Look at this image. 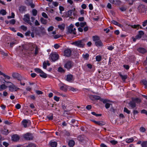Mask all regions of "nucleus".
Instances as JSON below:
<instances>
[{
  "instance_id": "39",
  "label": "nucleus",
  "mask_w": 147,
  "mask_h": 147,
  "mask_svg": "<svg viewBox=\"0 0 147 147\" xmlns=\"http://www.w3.org/2000/svg\"><path fill=\"white\" fill-rule=\"evenodd\" d=\"M34 70L35 72L38 73L40 74L41 72H42V71L40 69L38 68L35 69Z\"/></svg>"
},
{
  "instance_id": "59",
  "label": "nucleus",
  "mask_w": 147,
  "mask_h": 147,
  "mask_svg": "<svg viewBox=\"0 0 147 147\" xmlns=\"http://www.w3.org/2000/svg\"><path fill=\"white\" fill-rule=\"evenodd\" d=\"M36 93L38 95L42 94H43V92L40 90H36L35 91Z\"/></svg>"
},
{
  "instance_id": "21",
  "label": "nucleus",
  "mask_w": 147,
  "mask_h": 147,
  "mask_svg": "<svg viewBox=\"0 0 147 147\" xmlns=\"http://www.w3.org/2000/svg\"><path fill=\"white\" fill-rule=\"evenodd\" d=\"M93 121L95 124L99 125H103L105 124V122L102 121H96L94 120Z\"/></svg>"
},
{
  "instance_id": "32",
  "label": "nucleus",
  "mask_w": 147,
  "mask_h": 147,
  "mask_svg": "<svg viewBox=\"0 0 147 147\" xmlns=\"http://www.w3.org/2000/svg\"><path fill=\"white\" fill-rule=\"evenodd\" d=\"M119 76L121 78L122 80L123 81H125V80L127 78V75H122L120 74H119Z\"/></svg>"
},
{
  "instance_id": "42",
  "label": "nucleus",
  "mask_w": 147,
  "mask_h": 147,
  "mask_svg": "<svg viewBox=\"0 0 147 147\" xmlns=\"http://www.w3.org/2000/svg\"><path fill=\"white\" fill-rule=\"evenodd\" d=\"M0 13L3 15H5L6 14V11L4 9H2L0 11Z\"/></svg>"
},
{
  "instance_id": "61",
  "label": "nucleus",
  "mask_w": 147,
  "mask_h": 147,
  "mask_svg": "<svg viewBox=\"0 0 147 147\" xmlns=\"http://www.w3.org/2000/svg\"><path fill=\"white\" fill-rule=\"evenodd\" d=\"M59 8L60 13H61V12L63 11L64 10V7L61 6H59Z\"/></svg>"
},
{
  "instance_id": "5",
  "label": "nucleus",
  "mask_w": 147,
  "mask_h": 147,
  "mask_svg": "<svg viewBox=\"0 0 147 147\" xmlns=\"http://www.w3.org/2000/svg\"><path fill=\"white\" fill-rule=\"evenodd\" d=\"M72 44L78 47L81 48L84 47L85 45L84 40H80L74 42Z\"/></svg>"
},
{
  "instance_id": "38",
  "label": "nucleus",
  "mask_w": 147,
  "mask_h": 147,
  "mask_svg": "<svg viewBox=\"0 0 147 147\" xmlns=\"http://www.w3.org/2000/svg\"><path fill=\"white\" fill-rule=\"evenodd\" d=\"M101 57L100 55L96 56V61L98 62L100 61L101 60Z\"/></svg>"
},
{
  "instance_id": "11",
  "label": "nucleus",
  "mask_w": 147,
  "mask_h": 147,
  "mask_svg": "<svg viewBox=\"0 0 147 147\" xmlns=\"http://www.w3.org/2000/svg\"><path fill=\"white\" fill-rule=\"evenodd\" d=\"M39 51V48L37 46L35 47V52L34 53L32 51H31L30 53H29V55L30 57H33L36 56L38 53Z\"/></svg>"
},
{
  "instance_id": "58",
  "label": "nucleus",
  "mask_w": 147,
  "mask_h": 147,
  "mask_svg": "<svg viewBox=\"0 0 147 147\" xmlns=\"http://www.w3.org/2000/svg\"><path fill=\"white\" fill-rule=\"evenodd\" d=\"M110 142L113 145H115L117 143V142L116 140H113L111 141Z\"/></svg>"
},
{
  "instance_id": "34",
  "label": "nucleus",
  "mask_w": 147,
  "mask_h": 147,
  "mask_svg": "<svg viewBox=\"0 0 147 147\" xmlns=\"http://www.w3.org/2000/svg\"><path fill=\"white\" fill-rule=\"evenodd\" d=\"M91 98H92L93 99L96 100H100V96L96 95H92L91 96Z\"/></svg>"
},
{
  "instance_id": "36",
  "label": "nucleus",
  "mask_w": 147,
  "mask_h": 147,
  "mask_svg": "<svg viewBox=\"0 0 147 147\" xmlns=\"http://www.w3.org/2000/svg\"><path fill=\"white\" fill-rule=\"evenodd\" d=\"M141 145L142 147H147V141L143 142Z\"/></svg>"
},
{
  "instance_id": "44",
  "label": "nucleus",
  "mask_w": 147,
  "mask_h": 147,
  "mask_svg": "<svg viewBox=\"0 0 147 147\" xmlns=\"http://www.w3.org/2000/svg\"><path fill=\"white\" fill-rule=\"evenodd\" d=\"M18 75V74L17 73H13L12 75V76L14 78H17Z\"/></svg>"
},
{
  "instance_id": "15",
  "label": "nucleus",
  "mask_w": 147,
  "mask_h": 147,
  "mask_svg": "<svg viewBox=\"0 0 147 147\" xmlns=\"http://www.w3.org/2000/svg\"><path fill=\"white\" fill-rule=\"evenodd\" d=\"M71 51L70 49L65 50L64 52V55L67 57H69L71 55Z\"/></svg>"
},
{
  "instance_id": "40",
  "label": "nucleus",
  "mask_w": 147,
  "mask_h": 147,
  "mask_svg": "<svg viewBox=\"0 0 147 147\" xmlns=\"http://www.w3.org/2000/svg\"><path fill=\"white\" fill-rule=\"evenodd\" d=\"M47 117L49 120H51L53 119V115L52 114L47 115Z\"/></svg>"
},
{
  "instance_id": "31",
  "label": "nucleus",
  "mask_w": 147,
  "mask_h": 147,
  "mask_svg": "<svg viewBox=\"0 0 147 147\" xmlns=\"http://www.w3.org/2000/svg\"><path fill=\"white\" fill-rule=\"evenodd\" d=\"M83 57L85 60H87L88 59L89 57V55L88 53H86L85 54H83L82 55Z\"/></svg>"
},
{
  "instance_id": "47",
  "label": "nucleus",
  "mask_w": 147,
  "mask_h": 147,
  "mask_svg": "<svg viewBox=\"0 0 147 147\" xmlns=\"http://www.w3.org/2000/svg\"><path fill=\"white\" fill-rule=\"evenodd\" d=\"M15 17L14 13L13 12H12L11 13V16H8L7 17V18L8 19H10L11 18H14Z\"/></svg>"
},
{
  "instance_id": "19",
  "label": "nucleus",
  "mask_w": 147,
  "mask_h": 147,
  "mask_svg": "<svg viewBox=\"0 0 147 147\" xmlns=\"http://www.w3.org/2000/svg\"><path fill=\"white\" fill-rule=\"evenodd\" d=\"M95 45L97 47H102L104 46L101 40H100L95 44Z\"/></svg>"
},
{
  "instance_id": "56",
  "label": "nucleus",
  "mask_w": 147,
  "mask_h": 147,
  "mask_svg": "<svg viewBox=\"0 0 147 147\" xmlns=\"http://www.w3.org/2000/svg\"><path fill=\"white\" fill-rule=\"evenodd\" d=\"M114 47L112 45L109 46L107 47V49L110 51H112L114 49Z\"/></svg>"
},
{
  "instance_id": "7",
  "label": "nucleus",
  "mask_w": 147,
  "mask_h": 147,
  "mask_svg": "<svg viewBox=\"0 0 147 147\" xmlns=\"http://www.w3.org/2000/svg\"><path fill=\"white\" fill-rule=\"evenodd\" d=\"M30 19L29 15L28 14H26L24 16L23 20L24 22H27L32 26V24L30 21Z\"/></svg>"
},
{
  "instance_id": "1",
  "label": "nucleus",
  "mask_w": 147,
  "mask_h": 147,
  "mask_svg": "<svg viewBox=\"0 0 147 147\" xmlns=\"http://www.w3.org/2000/svg\"><path fill=\"white\" fill-rule=\"evenodd\" d=\"M141 102V100L138 98L132 99V100L129 102L128 105L130 108H134L136 107V104L138 103Z\"/></svg>"
},
{
  "instance_id": "35",
  "label": "nucleus",
  "mask_w": 147,
  "mask_h": 147,
  "mask_svg": "<svg viewBox=\"0 0 147 147\" xmlns=\"http://www.w3.org/2000/svg\"><path fill=\"white\" fill-rule=\"evenodd\" d=\"M40 20L42 24H47V20L45 19L42 18H41Z\"/></svg>"
},
{
  "instance_id": "62",
  "label": "nucleus",
  "mask_w": 147,
  "mask_h": 147,
  "mask_svg": "<svg viewBox=\"0 0 147 147\" xmlns=\"http://www.w3.org/2000/svg\"><path fill=\"white\" fill-rule=\"evenodd\" d=\"M29 97L30 98H31L33 100H35V97L34 95H32L30 96H29Z\"/></svg>"
},
{
  "instance_id": "49",
  "label": "nucleus",
  "mask_w": 147,
  "mask_h": 147,
  "mask_svg": "<svg viewBox=\"0 0 147 147\" xmlns=\"http://www.w3.org/2000/svg\"><path fill=\"white\" fill-rule=\"evenodd\" d=\"M58 71L59 72H63L65 71L61 67H60L58 68Z\"/></svg>"
},
{
  "instance_id": "30",
  "label": "nucleus",
  "mask_w": 147,
  "mask_h": 147,
  "mask_svg": "<svg viewBox=\"0 0 147 147\" xmlns=\"http://www.w3.org/2000/svg\"><path fill=\"white\" fill-rule=\"evenodd\" d=\"M50 146L52 147H56L57 143V142H51L50 143Z\"/></svg>"
},
{
  "instance_id": "64",
  "label": "nucleus",
  "mask_w": 147,
  "mask_h": 147,
  "mask_svg": "<svg viewBox=\"0 0 147 147\" xmlns=\"http://www.w3.org/2000/svg\"><path fill=\"white\" fill-rule=\"evenodd\" d=\"M21 29L24 31H26L27 29V27L24 26H22L21 27Z\"/></svg>"
},
{
  "instance_id": "16",
  "label": "nucleus",
  "mask_w": 147,
  "mask_h": 147,
  "mask_svg": "<svg viewBox=\"0 0 147 147\" xmlns=\"http://www.w3.org/2000/svg\"><path fill=\"white\" fill-rule=\"evenodd\" d=\"M92 39L93 41L94 42L95 44L100 40V37L96 35L92 36Z\"/></svg>"
},
{
  "instance_id": "26",
  "label": "nucleus",
  "mask_w": 147,
  "mask_h": 147,
  "mask_svg": "<svg viewBox=\"0 0 147 147\" xmlns=\"http://www.w3.org/2000/svg\"><path fill=\"white\" fill-rule=\"evenodd\" d=\"M125 141L126 143H131L133 142V139L132 138H126Z\"/></svg>"
},
{
  "instance_id": "27",
  "label": "nucleus",
  "mask_w": 147,
  "mask_h": 147,
  "mask_svg": "<svg viewBox=\"0 0 147 147\" xmlns=\"http://www.w3.org/2000/svg\"><path fill=\"white\" fill-rule=\"evenodd\" d=\"M75 142L73 140L69 141L68 143V145L70 147H73L75 144Z\"/></svg>"
},
{
  "instance_id": "53",
  "label": "nucleus",
  "mask_w": 147,
  "mask_h": 147,
  "mask_svg": "<svg viewBox=\"0 0 147 147\" xmlns=\"http://www.w3.org/2000/svg\"><path fill=\"white\" fill-rule=\"evenodd\" d=\"M16 44V41H14L13 42H11L10 43V46L11 47H13L14 45Z\"/></svg>"
},
{
  "instance_id": "3",
  "label": "nucleus",
  "mask_w": 147,
  "mask_h": 147,
  "mask_svg": "<svg viewBox=\"0 0 147 147\" xmlns=\"http://www.w3.org/2000/svg\"><path fill=\"white\" fill-rule=\"evenodd\" d=\"M37 46L35 44L30 43L27 45L24 46L23 47L24 49L25 50H30L32 51L34 48L36 47Z\"/></svg>"
},
{
  "instance_id": "9",
  "label": "nucleus",
  "mask_w": 147,
  "mask_h": 147,
  "mask_svg": "<svg viewBox=\"0 0 147 147\" xmlns=\"http://www.w3.org/2000/svg\"><path fill=\"white\" fill-rule=\"evenodd\" d=\"M50 57L52 61H55L58 59L59 55L57 54H51L50 55Z\"/></svg>"
},
{
  "instance_id": "48",
  "label": "nucleus",
  "mask_w": 147,
  "mask_h": 147,
  "mask_svg": "<svg viewBox=\"0 0 147 147\" xmlns=\"http://www.w3.org/2000/svg\"><path fill=\"white\" fill-rule=\"evenodd\" d=\"M92 115L95 116L96 117L100 116L101 115V114H96L95 112H93L91 113Z\"/></svg>"
},
{
  "instance_id": "45",
  "label": "nucleus",
  "mask_w": 147,
  "mask_h": 147,
  "mask_svg": "<svg viewBox=\"0 0 147 147\" xmlns=\"http://www.w3.org/2000/svg\"><path fill=\"white\" fill-rule=\"evenodd\" d=\"M54 28V27L51 26H50L47 29V30L48 32H49L52 31L53 30Z\"/></svg>"
},
{
  "instance_id": "55",
  "label": "nucleus",
  "mask_w": 147,
  "mask_h": 147,
  "mask_svg": "<svg viewBox=\"0 0 147 147\" xmlns=\"http://www.w3.org/2000/svg\"><path fill=\"white\" fill-rule=\"evenodd\" d=\"M42 16L44 17V18H48V16L47 15V14L45 13V12H43L42 13Z\"/></svg>"
},
{
  "instance_id": "22",
  "label": "nucleus",
  "mask_w": 147,
  "mask_h": 147,
  "mask_svg": "<svg viewBox=\"0 0 147 147\" xmlns=\"http://www.w3.org/2000/svg\"><path fill=\"white\" fill-rule=\"evenodd\" d=\"M138 51L142 54L145 53L146 52V51L145 49L142 47L138 48Z\"/></svg>"
},
{
  "instance_id": "43",
  "label": "nucleus",
  "mask_w": 147,
  "mask_h": 147,
  "mask_svg": "<svg viewBox=\"0 0 147 147\" xmlns=\"http://www.w3.org/2000/svg\"><path fill=\"white\" fill-rule=\"evenodd\" d=\"M32 13L33 15L36 16L37 13V11L35 9H33L32 10Z\"/></svg>"
},
{
  "instance_id": "46",
  "label": "nucleus",
  "mask_w": 147,
  "mask_h": 147,
  "mask_svg": "<svg viewBox=\"0 0 147 147\" xmlns=\"http://www.w3.org/2000/svg\"><path fill=\"white\" fill-rule=\"evenodd\" d=\"M123 111L124 112H126L127 114H129L130 113V111L126 108H124Z\"/></svg>"
},
{
  "instance_id": "20",
  "label": "nucleus",
  "mask_w": 147,
  "mask_h": 147,
  "mask_svg": "<svg viewBox=\"0 0 147 147\" xmlns=\"http://www.w3.org/2000/svg\"><path fill=\"white\" fill-rule=\"evenodd\" d=\"M66 80L68 82H71L73 81V76L72 75H68L67 76Z\"/></svg>"
},
{
  "instance_id": "10",
  "label": "nucleus",
  "mask_w": 147,
  "mask_h": 147,
  "mask_svg": "<svg viewBox=\"0 0 147 147\" xmlns=\"http://www.w3.org/2000/svg\"><path fill=\"white\" fill-rule=\"evenodd\" d=\"M24 138L26 140H31L33 139V136L32 134L29 133H26L24 136Z\"/></svg>"
},
{
  "instance_id": "50",
  "label": "nucleus",
  "mask_w": 147,
  "mask_h": 147,
  "mask_svg": "<svg viewBox=\"0 0 147 147\" xmlns=\"http://www.w3.org/2000/svg\"><path fill=\"white\" fill-rule=\"evenodd\" d=\"M27 147H36V146L34 144L30 143L28 145Z\"/></svg>"
},
{
  "instance_id": "63",
  "label": "nucleus",
  "mask_w": 147,
  "mask_h": 147,
  "mask_svg": "<svg viewBox=\"0 0 147 147\" xmlns=\"http://www.w3.org/2000/svg\"><path fill=\"white\" fill-rule=\"evenodd\" d=\"M140 129V131L143 132H145L146 130L143 127H141Z\"/></svg>"
},
{
  "instance_id": "14",
  "label": "nucleus",
  "mask_w": 147,
  "mask_h": 147,
  "mask_svg": "<svg viewBox=\"0 0 147 147\" xmlns=\"http://www.w3.org/2000/svg\"><path fill=\"white\" fill-rule=\"evenodd\" d=\"M48 5L51 8H54L58 5V3L57 2H53L52 3H49Z\"/></svg>"
},
{
  "instance_id": "51",
  "label": "nucleus",
  "mask_w": 147,
  "mask_h": 147,
  "mask_svg": "<svg viewBox=\"0 0 147 147\" xmlns=\"http://www.w3.org/2000/svg\"><path fill=\"white\" fill-rule=\"evenodd\" d=\"M100 100L104 104H106L107 103V102H108V100L106 99H100Z\"/></svg>"
},
{
  "instance_id": "28",
  "label": "nucleus",
  "mask_w": 147,
  "mask_h": 147,
  "mask_svg": "<svg viewBox=\"0 0 147 147\" xmlns=\"http://www.w3.org/2000/svg\"><path fill=\"white\" fill-rule=\"evenodd\" d=\"M85 139V137L84 136H80L78 137V140L81 142H83Z\"/></svg>"
},
{
  "instance_id": "52",
  "label": "nucleus",
  "mask_w": 147,
  "mask_h": 147,
  "mask_svg": "<svg viewBox=\"0 0 147 147\" xmlns=\"http://www.w3.org/2000/svg\"><path fill=\"white\" fill-rule=\"evenodd\" d=\"M3 76L5 78V79H7V80H9L10 79V77L9 76L5 74H4Z\"/></svg>"
},
{
  "instance_id": "37",
  "label": "nucleus",
  "mask_w": 147,
  "mask_h": 147,
  "mask_svg": "<svg viewBox=\"0 0 147 147\" xmlns=\"http://www.w3.org/2000/svg\"><path fill=\"white\" fill-rule=\"evenodd\" d=\"M142 83L145 86V88H147V81L145 80H143L142 81Z\"/></svg>"
},
{
  "instance_id": "4",
  "label": "nucleus",
  "mask_w": 147,
  "mask_h": 147,
  "mask_svg": "<svg viewBox=\"0 0 147 147\" xmlns=\"http://www.w3.org/2000/svg\"><path fill=\"white\" fill-rule=\"evenodd\" d=\"M74 65V63L71 61H68L66 62L64 65V67L69 70L71 69Z\"/></svg>"
},
{
  "instance_id": "17",
  "label": "nucleus",
  "mask_w": 147,
  "mask_h": 147,
  "mask_svg": "<svg viewBox=\"0 0 147 147\" xmlns=\"http://www.w3.org/2000/svg\"><path fill=\"white\" fill-rule=\"evenodd\" d=\"M11 138L13 141L16 142L19 140L20 137L18 135L16 134L13 135L12 136Z\"/></svg>"
},
{
  "instance_id": "25",
  "label": "nucleus",
  "mask_w": 147,
  "mask_h": 147,
  "mask_svg": "<svg viewBox=\"0 0 147 147\" xmlns=\"http://www.w3.org/2000/svg\"><path fill=\"white\" fill-rule=\"evenodd\" d=\"M58 28L62 31L64 30L65 28V24H62L58 25Z\"/></svg>"
},
{
  "instance_id": "54",
  "label": "nucleus",
  "mask_w": 147,
  "mask_h": 147,
  "mask_svg": "<svg viewBox=\"0 0 147 147\" xmlns=\"http://www.w3.org/2000/svg\"><path fill=\"white\" fill-rule=\"evenodd\" d=\"M9 23L12 24H14L16 22V20L14 19H12L9 22Z\"/></svg>"
},
{
  "instance_id": "12",
  "label": "nucleus",
  "mask_w": 147,
  "mask_h": 147,
  "mask_svg": "<svg viewBox=\"0 0 147 147\" xmlns=\"http://www.w3.org/2000/svg\"><path fill=\"white\" fill-rule=\"evenodd\" d=\"M59 132H60V136H68L70 135L69 132L65 130L62 131L60 130L59 131Z\"/></svg>"
},
{
  "instance_id": "18",
  "label": "nucleus",
  "mask_w": 147,
  "mask_h": 147,
  "mask_svg": "<svg viewBox=\"0 0 147 147\" xmlns=\"http://www.w3.org/2000/svg\"><path fill=\"white\" fill-rule=\"evenodd\" d=\"M68 88V86L65 85L63 84L60 87V89L64 91H66Z\"/></svg>"
},
{
  "instance_id": "6",
  "label": "nucleus",
  "mask_w": 147,
  "mask_h": 147,
  "mask_svg": "<svg viewBox=\"0 0 147 147\" xmlns=\"http://www.w3.org/2000/svg\"><path fill=\"white\" fill-rule=\"evenodd\" d=\"M74 25L72 24H71L68 27V32L70 33L76 34V29L74 28Z\"/></svg>"
},
{
  "instance_id": "33",
  "label": "nucleus",
  "mask_w": 147,
  "mask_h": 147,
  "mask_svg": "<svg viewBox=\"0 0 147 147\" xmlns=\"http://www.w3.org/2000/svg\"><path fill=\"white\" fill-rule=\"evenodd\" d=\"M40 76L41 77L44 78H46L47 77V74L42 71L40 74Z\"/></svg>"
},
{
  "instance_id": "60",
  "label": "nucleus",
  "mask_w": 147,
  "mask_h": 147,
  "mask_svg": "<svg viewBox=\"0 0 147 147\" xmlns=\"http://www.w3.org/2000/svg\"><path fill=\"white\" fill-rule=\"evenodd\" d=\"M86 24V22H81L80 24V25L81 27H83L84 26H85Z\"/></svg>"
},
{
  "instance_id": "2",
  "label": "nucleus",
  "mask_w": 147,
  "mask_h": 147,
  "mask_svg": "<svg viewBox=\"0 0 147 147\" xmlns=\"http://www.w3.org/2000/svg\"><path fill=\"white\" fill-rule=\"evenodd\" d=\"M5 82H6L7 83H9L11 84L10 85L8 86V87L9 88V90L11 92H13L16 91L20 89L19 88L17 87L11 82H6L5 81Z\"/></svg>"
},
{
  "instance_id": "13",
  "label": "nucleus",
  "mask_w": 147,
  "mask_h": 147,
  "mask_svg": "<svg viewBox=\"0 0 147 147\" xmlns=\"http://www.w3.org/2000/svg\"><path fill=\"white\" fill-rule=\"evenodd\" d=\"M22 122L24 127H26L27 126V124L30 123V121L29 120L24 119L22 121Z\"/></svg>"
},
{
  "instance_id": "24",
  "label": "nucleus",
  "mask_w": 147,
  "mask_h": 147,
  "mask_svg": "<svg viewBox=\"0 0 147 147\" xmlns=\"http://www.w3.org/2000/svg\"><path fill=\"white\" fill-rule=\"evenodd\" d=\"M130 26L132 28H136L137 29H138L139 28H140L142 29V27L141 26H140V25H130Z\"/></svg>"
},
{
  "instance_id": "8",
  "label": "nucleus",
  "mask_w": 147,
  "mask_h": 147,
  "mask_svg": "<svg viewBox=\"0 0 147 147\" xmlns=\"http://www.w3.org/2000/svg\"><path fill=\"white\" fill-rule=\"evenodd\" d=\"M77 12L75 10V9L74 8L73 9L69 10L67 12L68 17H70L72 16V15L74 16H75L76 15Z\"/></svg>"
},
{
  "instance_id": "41",
  "label": "nucleus",
  "mask_w": 147,
  "mask_h": 147,
  "mask_svg": "<svg viewBox=\"0 0 147 147\" xmlns=\"http://www.w3.org/2000/svg\"><path fill=\"white\" fill-rule=\"evenodd\" d=\"M0 53L4 56H7V53H5V52L2 50H0Z\"/></svg>"
},
{
  "instance_id": "57",
  "label": "nucleus",
  "mask_w": 147,
  "mask_h": 147,
  "mask_svg": "<svg viewBox=\"0 0 147 147\" xmlns=\"http://www.w3.org/2000/svg\"><path fill=\"white\" fill-rule=\"evenodd\" d=\"M115 2H116V3H114V4H115L116 5H119L121 3V1L119 0H117Z\"/></svg>"
},
{
  "instance_id": "23",
  "label": "nucleus",
  "mask_w": 147,
  "mask_h": 147,
  "mask_svg": "<svg viewBox=\"0 0 147 147\" xmlns=\"http://www.w3.org/2000/svg\"><path fill=\"white\" fill-rule=\"evenodd\" d=\"M144 34L143 31H140L139 32V34L136 36V38L139 39L141 38L142 36Z\"/></svg>"
},
{
  "instance_id": "29",
  "label": "nucleus",
  "mask_w": 147,
  "mask_h": 147,
  "mask_svg": "<svg viewBox=\"0 0 147 147\" xmlns=\"http://www.w3.org/2000/svg\"><path fill=\"white\" fill-rule=\"evenodd\" d=\"M8 86H6L4 84H2L0 85V91L6 89Z\"/></svg>"
}]
</instances>
